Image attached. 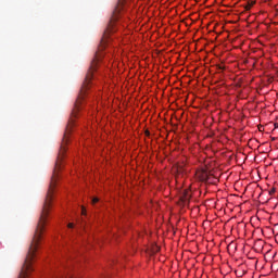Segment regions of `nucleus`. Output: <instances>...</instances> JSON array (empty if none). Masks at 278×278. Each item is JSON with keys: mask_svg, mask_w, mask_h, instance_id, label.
<instances>
[{"mask_svg": "<svg viewBox=\"0 0 278 278\" xmlns=\"http://www.w3.org/2000/svg\"><path fill=\"white\" fill-rule=\"evenodd\" d=\"M181 201L188 203L190 201V191L185 190L184 195L181 197Z\"/></svg>", "mask_w": 278, "mask_h": 278, "instance_id": "nucleus-1", "label": "nucleus"}, {"mask_svg": "<svg viewBox=\"0 0 278 278\" xmlns=\"http://www.w3.org/2000/svg\"><path fill=\"white\" fill-rule=\"evenodd\" d=\"M255 3H256V1L255 0H250V1H248L247 2V4H245V10H247V12H249V10H251V8H253V5H255Z\"/></svg>", "mask_w": 278, "mask_h": 278, "instance_id": "nucleus-2", "label": "nucleus"}, {"mask_svg": "<svg viewBox=\"0 0 278 278\" xmlns=\"http://www.w3.org/2000/svg\"><path fill=\"white\" fill-rule=\"evenodd\" d=\"M99 201H100L99 198H92L91 199V204L97 205V203H99Z\"/></svg>", "mask_w": 278, "mask_h": 278, "instance_id": "nucleus-3", "label": "nucleus"}, {"mask_svg": "<svg viewBox=\"0 0 278 278\" xmlns=\"http://www.w3.org/2000/svg\"><path fill=\"white\" fill-rule=\"evenodd\" d=\"M180 175H181V174H178V175L176 176V181H179Z\"/></svg>", "mask_w": 278, "mask_h": 278, "instance_id": "nucleus-4", "label": "nucleus"}, {"mask_svg": "<svg viewBox=\"0 0 278 278\" xmlns=\"http://www.w3.org/2000/svg\"><path fill=\"white\" fill-rule=\"evenodd\" d=\"M269 194H275V189H271V190L269 191Z\"/></svg>", "mask_w": 278, "mask_h": 278, "instance_id": "nucleus-5", "label": "nucleus"}, {"mask_svg": "<svg viewBox=\"0 0 278 278\" xmlns=\"http://www.w3.org/2000/svg\"><path fill=\"white\" fill-rule=\"evenodd\" d=\"M74 225L73 224H68V228L73 229Z\"/></svg>", "mask_w": 278, "mask_h": 278, "instance_id": "nucleus-6", "label": "nucleus"}, {"mask_svg": "<svg viewBox=\"0 0 278 278\" xmlns=\"http://www.w3.org/2000/svg\"><path fill=\"white\" fill-rule=\"evenodd\" d=\"M81 213H83V214H86V208L83 207Z\"/></svg>", "mask_w": 278, "mask_h": 278, "instance_id": "nucleus-7", "label": "nucleus"}]
</instances>
